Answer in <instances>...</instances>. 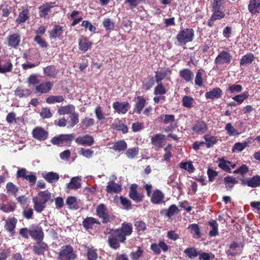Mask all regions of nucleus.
Listing matches in <instances>:
<instances>
[{
  "mask_svg": "<svg viewBox=\"0 0 260 260\" xmlns=\"http://www.w3.org/2000/svg\"><path fill=\"white\" fill-rule=\"evenodd\" d=\"M133 232L132 224L130 223H122L121 227L116 229H109L107 233L109 235L108 242L109 246L114 249L119 248L120 243H124L126 236L132 234Z\"/></svg>",
  "mask_w": 260,
  "mask_h": 260,
  "instance_id": "1",
  "label": "nucleus"
},
{
  "mask_svg": "<svg viewBox=\"0 0 260 260\" xmlns=\"http://www.w3.org/2000/svg\"><path fill=\"white\" fill-rule=\"evenodd\" d=\"M77 257V255L74 251L73 246L70 244L62 246L57 255L58 260H75Z\"/></svg>",
  "mask_w": 260,
  "mask_h": 260,
  "instance_id": "2",
  "label": "nucleus"
},
{
  "mask_svg": "<svg viewBox=\"0 0 260 260\" xmlns=\"http://www.w3.org/2000/svg\"><path fill=\"white\" fill-rule=\"evenodd\" d=\"M194 38V30L192 28H186L179 31L176 36V39L180 44L185 45L191 42Z\"/></svg>",
  "mask_w": 260,
  "mask_h": 260,
  "instance_id": "3",
  "label": "nucleus"
},
{
  "mask_svg": "<svg viewBox=\"0 0 260 260\" xmlns=\"http://www.w3.org/2000/svg\"><path fill=\"white\" fill-rule=\"evenodd\" d=\"M158 118L160 120H162L164 124H169V125L164 128L165 132L173 131L178 126L174 115H162L160 116Z\"/></svg>",
  "mask_w": 260,
  "mask_h": 260,
  "instance_id": "4",
  "label": "nucleus"
},
{
  "mask_svg": "<svg viewBox=\"0 0 260 260\" xmlns=\"http://www.w3.org/2000/svg\"><path fill=\"white\" fill-rule=\"evenodd\" d=\"M96 214L102 219L103 223H107L111 221L110 215L108 213L105 204H101L96 207Z\"/></svg>",
  "mask_w": 260,
  "mask_h": 260,
  "instance_id": "5",
  "label": "nucleus"
},
{
  "mask_svg": "<svg viewBox=\"0 0 260 260\" xmlns=\"http://www.w3.org/2000/svg\"><path fill=\"white\" fill-rule=\"evenodd\" d=\"M191 130L196 135H202L208 130V126L204 121L197 120L193 124Z\"/></svg>",
  "mask_w": 260,
  "mask_h": 260,
  "instance_id": "6",
  "label": "nucleus"
},
{
  "mask_svg": "<svg viewBox=\"0 0 260 260\" xmlns=\"http://www.w3.org/2000/svg\"><path fill=\"white\" fill-rule=\"evenodd\" d=\"M48 244L43 241L36 242L32 246L33 252L38 255H44L45 252L48 251Z\"/></svg>",
  "mask_w": 260,
  "mask_h": 260,
  "instance_id": "7",
  "label": "nucleus"
},
{
  "mask_svg": "<svg viewBox=\"0 0 260 260\" xmlns=\"http://www.w3.org/2000/svg\"><path fill=\"white\" fill-rule=\"evenodd\" d=\"M74 138L73 134H61L58 136L53 137L51 140V143L54 145H60L63 142H71Z\"/></svg>",
  "mask_w": 260,
  "mask_h": 260,
  "instance_id": "8",
  "label": "nucleus"
},
{
  "mask_svg": "<svg viewBox=\"0 0 260 260\" xmlns=\"http://www.w3.org/2000/svg\"><path fill=\"white\" fill-rule=\"evenodd\" d=\"M32 137L39 141H45L48 136V133L40 126L35 127L32 132Z\"/></svg>",
  "mask_w": 260,
  "mask_h": 260,
  "instance_id": "9",
  "label": "nucleus"
},
{
  "mask_svg": "<svg viewBox=\"0 0 260 260\" xmlns=\"http://www.w3.org/2000/svg\"><path fill=\"white\" fill-rule=\"evenodd\" d=\"M137 185L136 184H132L129 191V197L136 203H139L143 200L144 195L142 193L137 191Z\"/></svg>",
  "mask_w": 260,
  "mask_h": 260,
  "instance_id": "10",
  "label": "nucleus"
},
{
  "mask_svg": "<svg viewBox=\"0 0 260 260\" xmlns=\"http://www.w3.org/2000/svg\"><path fill=\"white\" fill-rule=\"evenodd\" d=\"M113 109L118 114H125L131 108L130 104L127 102H116L113 104Z\"/></svg>",
  "mask_w": 260,
  "mask_h": 260,
  "instance_id": "11",
  "label": "nucleus"
},
{
  "mask_svg": "<svg viewBox=\"0 0 260 260\" xmlns=\"http://www.w3.org/2000/svg\"><path fill=\"white\" fill-rule=\"evenodd\" d=\"M17 223V219L14 217L8 218L4 226L5 229L10 233L11 236L13 237L15 234V229Z\"/></svg>",
  "mask_w": 260,
  "mask_h": 260,
  "instance_id": "12",
  "label": "nucleus"
},
{
  "mask_svg": "<svg viewBox=\"0 0 260 260\" xmlns=\"http://www.w3.org/2000/svg\"><path fill=\"white\" fill-rule=\"evenodd\" d=\"M20 41V35L17 33L9 35L7 38L8 46L14 48H17L19 46Z\"/></svg>",
  "mask_w": 260,
  "mask_h": 260,
  "instance_id": "13",
  "label": "nucleus"
},
{
  "mask_svg": "<svg viewBox=\"0 0 260 260\" xmlns=\"http://www.w3.org/2000/svg\"><path fill=\"white\" fill-rule=\"evenodd\" d=\"M30 236L36 242L43 241L44 238V233L42 227L37 226L36 228L31 229Z\"/></svg>",
  "mask_w": 260,
  "mask_h": 260,
  "instance_id": "14",
  "label": "nucleus"
},
{
  "mask_svg": "<svg viewBox=\"0 0 260 260\" xmlns=\"http://www.w3.org/2000/svg\"><path fill=\"white\" fill-rule=\"evenodd\" d=\"M241 182L243 185L255 188L260 186V176L256 175L247 179H243Z\"/></svg>",
  "mask_w": 260,
  "mask_h": 260,
  "instance_id": "15",
  "label": "nucleus"
},
{
  "mask_svg": "<svg viewBox=\"0 0 260 260\" xmlns=\"http://www.w3.org/2000/svg\"><path fill=\"white\" fill-rule=\"evenodd\" d=\"M232 59V55L228 51H222L216 58V63L218 64H229Z\"/></svg>",
  "mask_w": 260,
  "mask_h": 260,
  "instance_id": "16",
  "label": "nucleus"
},
{
  "mask_svg": "<svg viewBox=\"0 0 260 260\" xmlns=\"http://www.w3.org/2000/svg\"><path fill=\"white\" fill-rule=\"evenodd\" d=\"M225 252L228 255L232 256H235L238 254L240 255L242 252V250L240 249V244L236 242H233L229 245V248L225 251Z\"/></svg>",
  "mask_w": 260,
  "mask_h": 260,
  "instance_id": "17",
  "label": "nucleus"
},
{
  "mask_svg": "<svg viewBox=\"0 0 260 260\" xmlns=\"http://www.w3.org/2000/svg\"><path fill=\"white\" fill-rule=\"evenodd\" d=\"M164 194L161 191L155 189L151 194L150 201L153 204L158 205L164 202Z\"/></svg>",
  "mask_w": 260,
  "mask_h": 260,
  "instance_id": "18",
  "label": "nucleus"
},
{
  "mask_svg": "<svg viewBox=\"0 0 260 260\" xmlns=\"http://www.w3.org/2000/svg\"><path fill=\"white\" fill-rule=\"evenodd\" d=\"M111 126L113 129L118 131H121L123 134H126L128 132V126L121 120L119 119H115Z\"/></svg>",
  "mask_w": 260,
  "mask_h": 260,
  "instance_id": "19",
  "label": "nucleus"
},
{
  "mask_svg": "<svg viewBox=\"0 0 260 260\" xmlns=\"http://www.w3.org/2000/svg\"><path fill=\"white\" fill-rule=\"evenodd\" d=\"M222 91L219 87H215L212 90L206 92L205 96L207 100L218 99L221 97Z\"/></svg>",
  "mask_w": 260,
  "mask_h": 260,
  "instance_id": "20",
  "label": "nucleus"
},
{
  "mask_svg": "<svg viewBox=\"0 0 260 260\" xmlns=\"http://www.w3.org/2000/svg\"><path fill=\"white\" fill-rule=\"evenodd\" d=\"M94 224L101 225V222L96 218L93 217H87L84 219L82 225L86 230H92L93 229Z\"/></svg>",
  "mask_w": 260,
  "mask_h": 260,
  "instance_id": "21",
  "label": "nucleus"
},
{
  "mask_svg": "<svg viewBox=\"0 0 260 260\" xmlns=\"http://www.w3.org/2000/svg\"><path fill=\"white\" fill-rule=\"evenodd\" d=\"M53 83L51 82H43L36 86V90L40 93H46L49 92L52 88Z\"/></svg>",
  "mask_w": 260,
  "mask_h": 260,
  "instance_id": "22",
  "label": "nucleus"
},
{
  "mask_svg": "<svg viewBox=\"0 0 260 260\" xmlns=\"http://www.w3.org/2000/svg\"><path fill=\"white\" fill-rule=\"evenodd\" d=\"M55 2L48 3L41 6L39 9V15L41 17L46 18L50 12L51 8L56 6Z\"/></svg>",
  "mask_w": 260,
  "mask_h": 260,
  "instance_id": "23",
  "label": "nucleus"
},
{
  "mask_svg": "<svg viewBox=\"0 0 260 260\" xmlns=\"http://www.w3.org/2000/svg\"><path fill=\"white\" fill-rule=\"evenodd\" d=\"M187 229L193 238L199 239L202 237L200 228L198 224L192 223L189 224Z\"/></svg>",
  "mask_w": 260,
  "mask_h": 260,
  "instance_id": "24",
  "label": "nucleus"
},
{
  "mask_svg": "<svg viewBox=\"0 0 260 260\" xmlns=\"http://www.w3.org/2000/svg\"><path fill=\"white\" fill-rule=\"evenodd\" d=\"M146 104V100L143 96H138L134 108V112L138 114H140Z\"/></svg>",
  "mask_w": 260,
  "mask_h": 260,
  "instance_id": "25",
  "label": "nucleus"
},
{
  "mask_svg": "<svg viewBox=\"0 0 260 260\" xmlns=\"http://www.w3.org/2000/svg\"><path fill=\"white\" fill-rule=\"evenodd\" d=\"M248 9L249 12L255 15L260 12V0H250Z\"/></svg>",
  "mask_w": 260,
  "mask_h": 260,
  "instance_id": "26",
  "label": "nucleus"
},
{
  "mask_svg": "<svg viewBox=\"0 0 260 260\" xmlns=\"http://www.w3.org/2000/svg\"><path fill=\"white\" fill-rule=\"evenodd\" d=\"M76 142L82 145L91 146L94 143L93 138L88 135L78 137Z\"/></svg>",
  "mask_w": 260,
  "mask_h": 260,
  "instance_id": "27",
  "label": "nucleus"
},
{
  "mask_svg": "<svg viewBox=\"0 0 260 260\" xmlns=\"http://www.w3.org/2000/svg\"><path fill=\"white\" fill-rule=\"evenodd\" d=\"M165 140V135L158 134L152 136L151 138V144L158 148L161 147L162 143Z\"/></svg>",
  "mask_w": 260,
  "mask_h": 260,
  "instance_id": "28",
  "label": "nucleus"
},
{
  "mask_svg": "<svg viewBox=\"0 0 260 260\" xmlns=\"http://www.w3.org/2000/svg\"><path fill=\"white\" fill-rule=\"evenodd\" d=\"M31 93V91L30 89L23 88L21 86L17 87L14 91L15 96H18L19 98H27L29 96Z\"/></svg>",
  "mask_w": 260,
  "mask_h": 260,
  "instance_id": "29",
  "label": "nucleus"
},
{
  "mask_svg": "<svg viewBox=\"0 0 260 260\" xmlns=\"http://www.w3.org/2000/svg\"><path fill=\"white\" fill-rule=\"evenodd\" d=\"M80 178L79 177H72L69 183L67 184V188L69 190L78 189L81 187V183L80 182Z\"/></svg>",
  "mask_w": 260,
  "mask_h": 260,
  "instance_id": "30",
  "label": "nucleus"
},
{
  "mask_svg": "<svg viewBox=\"0 0 260 260\" xmlns=\"http://www.w3.org/2000/svg\"><path fill=\"white\" fill-rule=\"evenodd\" d=\"M43 177L49 183H53L57 181L59 179V175L53 172L43 173Z\"/></svg>",
  "mask_w": 260,
  "mask_h": 260,
  "instance_id": "31",
  "label": "nucleus"
},
{
  "mask_svg": "<svg viewBox=\"0 0 260 260\" xmlns=\"http://www.w3.org/2000/svg\"><path fill=\"white\" fill-rule=\"evenodd\" d=\"M170 72V70L166 68H160L159 71H156L155 76L156 82L157 83L160 82L167 76L168 73Z\"/></svg>",
  "mask_w": 260,
  "mask_h": 260,
  "instance_id": "32",
  "label": "nucleus"
},
{
  "mask_svg": "<svg viewBox=\"0 0 260 260\" xmlns=\"http://www.w3.org/2000/svg\"><path fill=\"white\" fill-rule=\"evenodd\" d=\"M127 147L126 142L124 140H120L115 142L112 147V149L115 151L120 152L125 150Z\"/></svg>",
  "mask_w": 260,
  "mask_h": 260,
  "instance_id": "33",
  "label": "nucleus"
},
{
  "mask_svg": "<svg viewBox=\"0 0 260 260\" xmlns=\"http://www.w3.org/2000/svg\"><path fill=\"white\" fill-rule=\"evenodd\" d=\"M75 106L69 104L65 106H61L57 111V113L60 115L71 114L75 112Z\"/></svg>",
  "mask_w": 260,
  "mask_h": 260,
  "instance_id": "34",
  "label": "nucleus"
},
{
  "mask_svg": "<svg viewBox=\"0 0 260 260\" xmlns=\"http://www.w3.org/2000/svg\"><path fill=\"white\" fill-rule=\"evenodd\" d=\"M92 43L86 38L83 37L79 41V47L81 51L86 52L91 47Z\"/></svg>",
  "mask_w": 260,
  "mask_h": 260,
  "instance_id": "35",
  "label": "nucleus"
},
{
  "mask_svg": "<svg viewBox=\"0 0 260 260\" xmlns=\"http://www.w3.org/2000/svg\"><path fill=\"white\" fill-rule=\"evenodd\" d=\"M179 166L181 169L186 170L189 173H193L196 170L191 160L182 161L179 164Z\"/></svg>",
  "mask_w": 260,
  "mask_h": 260,
  "instance_id": "36",
  "label": "nucleus"
},
{
  "mask_svg": "<svg viewBox=\"0 0 260 260\" xmlns=\"http://www.w3.org/2000/svg\"><path fill=\"white\" fill-rule=\"evenodd\" d=\"M204 139L205 140V144L208 148L212 147L218 142L217 137L215 136L207 135L204 136Z\"/></svg>",
  "mask_w": 260,
  "mask_h": 260,
  "instance_id": "37",
  "label": "nucleus"
},
{
  "mask_svg": "<svg viewBox=\"0 0 260 260\" xmlns=\"http://www.w3.org/2000/svg\"><path fill=\"white\" fill-rule=\"evenodd\" d=\"M180 76L186 82L192 81L193 78V73L188 69H183L180 71Z\"/></svg>",
  "mask_w": 260,
  "mask_h": 260,
  "instance_id": "38",
  "label": "nucleus"
},
{
  "mask_svg": "<svg viewBox=\"0 0 260 260\" xmlns=\"http://www.w3.org/2000/svg\"><path fill=\"white\" fill-rule=\"evenodd\" d=\"M33 202L35 210L39 213L42 212L46 207V204L40 201L37 197L34 198Z\"/></svg>",
  "mask_w": 260,
  "mask_h": 260,
  "instance_id": "39",
  "label": "nucleus"
},
{
  "mask_svg": "<svg viewBox=\"0 0 260 260\" xmlns=\"http://www.w3.org/2000/svg\"><path fill=\"white\" fill-rule=\"evenodd\" d=\"M66 204L71 209H78L79 205L77 203V199L75 197L70 196L66 200Z\"/></svg>",
  "mask_w": 260,
  "mask_h": 260,
  "instance_id": "40",
  "label": "nucleus"
},
{
  "mask_svg": "<svg viewBox=\"0 0 260 260\" xmlns=\"http://www.w3.org/2000/svg\"><path fill=\"white\" fill-rule=\"evenodd\" d=\"M218 161V167L219 168L228 173H231V169L229 165V163H230V161L226 160L222 157L219 158Z\"/></svg>",
  "mask_w": 260,
  "mask_h": 260,
  "instance_id": "41",
  "label": "nucleus"
},
{
  "mask_svg": "<svg viewBox=\"0 0 260 260\" xmlns=\"http://www.w3.org/2000/svg\"><path fill=\"white\" fill-rule=\"evenodd\" d=\"M86 255L88 260H96L98 257L97 250L93 247H87Z\"/></svg>",
  "mask_w": 260,
  "mask_h": 260,
  "instance_id": "42",
  "label": "nucleus"
},
{
  "mask_svg": "<svg viewBox=\"0 0 260 260\" xmlns=\"http://www.w3.org/2000/svg\"><path fill=\"white\" fill-rule=\"evenodd\" d=\"M199 251V250H198L197 249L192 247L186 248L184 253L189 258L192 259L198 255Z\"/></svg>",
  "mask_w": 260,
  "mask_h": 260,
  "instance_id": "43",
  "label": "nucleus"
},
{
  "mask_svg": "<svg viewBox=\"0 0 260 260\" xmlns=\"http://www.w3.org/2000/svg\"><path fill=\"white\" fill-rule=\"evenodd\" d=\"M63 27L60 25H55L50 31V37L53 39L58 38L63 32Z\"/></svg>",
  "mask_w": 260,
  "mask_h": 260,
  "instance_id": "44",
  "label": "nucleus"
},
{
  "mask_svg": "<svg viewBox=\"0 0 260 260\" xmlns=\"http://www.w3.org/2000/svg\"><path fill=\"white\" fill-rule=\"evenodd\" d=\"M209 225L212 228L209 232V235L210 237H215L218 234V223L215 220H212L208 222Z\"/></svg>",
  "mask_w": 260,
  "mask_h": 260,
  "instance_id": "45",
  "label": "nucleus"
},
{
  "mask_svg": "<svg viewBox=\"0 0 260 260\" xmlns=\"http://www.w3.org/2000/svg\"><path fill=\"white\" fill-rule=\"evenodd\" d=\"M194 99L189 95H184L182 98V106L185 108H191L193 106Z\"/></svg>",
  "mask_w": 260,
  "mask_h": 260,
  "instance_id": "46",
  "label": "nucleus"
},
{
  "mask_svg": "<svg viewBox=\"0 0 260 260\" xmlns=\"http://www.w3.org/2000/svg\"><path fill=\"white\" fill-rule=\"evenodd\" d=\"M29 18V11L27 9H24L20 12L16 22L19 24L24 23Z\"/></svg>",
  "mask_w": 260,
  "mask_h": 260,
  "instance_id": "47",
  "label": "nucleus"
},
{
  "mask_svg": "<svg viewBox=\"0 0 260 260\" xmlns=\"http://www.w3.org/2000/svg\"><path fill=\"white\" fill-rule=\"evenodd\" d=\"M121 190V186L114 182L109 184L106 187V191L109 193H118L120 192Z\"/></svg>",
  "mask_w": 260,
  "mask_h": 260,
  "instance_id": "48",
  "label": "nucleus"
},
{
  "mask_svg": "<svg viewBox=\"0 0 260 260\" xmlns=\"http://www.w3.org/2000/svg\"><path fill=\"white\" fill-rule=\"evenodd\" d=\"M64 101V98L62 95H50L46 99V102L49 104H53L55 103H61Z\"/></svg>",
  "mask_w": 260,
  "mask_h": 260,
  "instance_id": "49",
  "label": "nucleus"
},
{
  "mask_svg": "<svg viewBox=\"0 0 260 260\" xmlns=\"http://www.w3.org/2000/svg\"><path fill=\"white\" fill-rule=\"evenodd\" d=\"M6 190L8 194L16 196L17 192L18 191V188L12 182H9L6 185Z\"/></svg>",
  "mask_w": 260,
  "mask_h": 260,
  "instance_id": "50",
  "label": "nucleus"
},
{
  "mask_svg": "<svg viewBox=\"0 0 260 260\" xmlns=\"http://www.w3.org/2000/svg\"><path fill=\"white\" fill-rule=\"evenodd\" d=\"M214 11L211 16V20H220L225 17L224 12L220 10V9H214Z\"/></svg>",
  "mask_w": 260,
  "mask_h": 260,
  "instance_id": "51",
  "label": "nucleus"
},
{
  "mask_svg": "<svg viewBox=\"0 0 260 260\" xmlns=\"http://www.w3.org/2000/svg\"><path fill=\"white\" fill-rule=\"evenodd\" d=\"M254 59V56L252 53H248L243 56L241 59L240 64L244 65L250 64Z\"/></svg>",
  "mask_w": 260,
  "mask_h": 260,
  "instance_id": "52",
  "label": "nucleus"
},
{
  "mask_svg": "<svg viewBox=\"0 0 260 260\" xmlns=\"http://www.w3.org/2000/svg\"><path fill=\"white\" fill-rule=\"evenodd\" d=\"M69 117L70 118V120L69 121V126L73 127L79 122V114L74 112L72 113Z\"/></svg>",
  "mask_w": 260,
  "mask_h": 260,
  "instance_id": "53",
  "label": "nucleus"
},
{
  "mask_svg": "<svg viewBox=\"0 0 260 260\" xmlns=\"http://www.w3.org/2000/svg\"><path fill=\"white\" fill-rule=\"evenodd\" d=\"M143 250L141 247H138L136 251H132L130 253V256L132 260H139L143 255Z\"/></svg>",
  "mask_w": 260,
  "mask_h": 260,
  "instance_id": "54",
  "label": "nucleus"
},
{
  "mask_svg": "<svg viewBox=\"0 0 260 260\" xmlns=\"http://www.w3.org/2000/svg\"><path fill=\"white\" fill-rule=\"evenodd\" d=\"M38 199L45 204L51 197V193L47 190L40 191L38 193Z\"/></svg>",
  "mask_w": 260,
  "mask_h": 260,
  "instance_id": "55",
  "label": "nucleus"
},
{
  "mask_svg": "<svg viewBox=\"0 0 260 260\" xmlns=\"http://www.w3.org/2000/svg\"><path fill=\"white\" fill-rule=\"evenodd\" d=\"M139 148L138 147L128 148L126 151L125 154L129 159H133L136 157L139 154Z\"/></svg>",
  "mask_w": 260,
  "mask_h": 260,
  "instance_id": "56",
  "label": "nucleus"
},
{
  "mask_svg": "<svg viewBox=\"0 0 260 260\" xmlns=\"http://www.w3.org/2000/svg\"><path fill=\"white\" fill-rule=\"evenodd\" d=\"M224 128L229 136H238L239 135V133L234 127L231 123H228Z\"/></svg>",
  "mask_w": 260,
  "mask_h": 260,
  "instance_id": "57",
  "label": "nucleus"
},
{
  "mask_svg": "<svg viewBox=\"0 0 260 260\" xmlns=\"http://www.w3.org/2000/svg\"><path fill=\"white\" fill-rule=\"evenodd\" d=\"M120 201L124 209L128 210L132 209V202L128 199L121 196L120 197Z\"/></svg>",
  "mask_w": 260,
  "mask_h": 260,
  "instance_id": "58",
  "label": "nucleus"
},
{
  "mask_svg": "<svg viewBox=\"0 0 260 260\" xmlns=\"http://www.w3.org/2000/svg\"><path fill=\"white\" fill-rule=\"evenodd\" d=\"M94 124V120L92 118L86 117L81 121V126L84 129H86L88 127L93 125Z\"/></svg>",
  "mask_w": 260,
  "mask_h": 260,
  "instance_id": "59",
  "label": "nucleus"
},
{
  "mask_svg": "<svg viewBox=\"0 0 260 260\" xmlns=\"http://www.w3.org/2000/svg\"><path fill=\"white\" fill-rule=\"evenodd\" d=\"M167 90L165 89L161 83H158V85L155 86L154 89V94L155 95H163L166 94Z\"/></svg>",
  "mask_w": 260,
  "mask_h": 260,
  "instance_id": "60",
  "label": "nucleus"
},
{
  "mask_svg": "<svg viewBox=\"0 0 260 260\" xmlns=\"http://www.w3.org/2000/svg\"><path fill=\"white\" fill-rule=\"evenodd\" d=\"M155 81L153 77H149L147 81L143 82L142 88L145 90H149L154 85Z\"/></svg>",
  "mask_w": 260,
  "mask_h": 260,
  "instance_id": "61",
  "label": "nucleus"
},
{
  "mask_svg": "<svg viewBox=\"0 0 260 260\" xmlns=\"http://www.w3.org/2000/svg\"><path fill=\"white\" fill-rule=\"evenodd\" d=\"M94 112L98 121H101L105 119V116L101 106H99L96 107L94 110Z\"/></svg>",
  "mask_w": 260,
  "mask_h": 260,
  "instance_id": "62",
  "label": "nucleus"
},
{
  "mask_svg": "<svg viewBox=\"0 0 260 260\" xmlns=\"http://www.w3.org/2000/svg\"><path fill=\"white\" fill-rule=\"evenodd\" d=\"M179 212L178 207L175 205H171L167 210L166 214V216L169 218L173 216L175 214H177Z\"/></svg>",
  "mask_w": 260,
  "mask_h": 260,
  "instance_id": "63",
  "label": "nucleus"
},
{
  "mask_svg": "<svg viewBox=\"0 0 260 260\" xmlns=\"http://www.w3.org/2000/svg\"><path fill=\"white\" fill-rule=\"evenodd\" d=\"M198 256L200 260H211V256L214 257V255L212 253H207L199 250Z\"/></svg>",
  "mask_w": 260,
  "mask_h": 260,
  "instance_id": "64",
  "label": "nucleus"
}]
</instances>
